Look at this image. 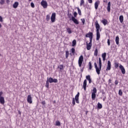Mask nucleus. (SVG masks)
Wrapping results in <instances>:
<instances>
[{
	"label": "nucleus",
	"mask_w": 128,
	"mask_h": 128,
	"mask_svg": "<svg viewBox=\"0 0 128 128\" xmlns=\"http://www.w3.org/2000/svg\"><path fill=\"white\" fill-rule=\"evenodd\" d=\"M95 26H96V40H98L100 38V24H98V21H96Z\"/></svg>",
	"instance_id": "nucleus-1"
},
{
	"label": "nucleus",
	"mask_w": 128,
	"mask_h": 128,
	"mask_svg": "<svg viewBox=\"0 0 128 128\" xmlns=\"http://www.w3.org/2000/svg\"><path fill=\"white\" fill-rule=\"evenodd\" d=\"M78 98H80V92H78L77 94L75 96V99L74 98H72V104L73 106H74L76 104H76H80V101L78 100Z\"/></svg>",
	"instance_id": "nucleus-2"
},
{
	"label": "nucleus",
	"mask_w": 128,
	"mask_h": 128,
	"mask_svg": "<svg viewBox=\"0 0 128 128\" xmlns=\"http://www.w3.org/2000/svg\"><path fill=\"white\" fill-rule=\"evenodd\" d=\"M94 68L96 70V72L97 74H100V71L102 70V66H99V68L98 67V64H96V62L94 63Z\"/></svg>",
	"instance_id": "nucleus-3"
},
{
	"label": "nucleus",
	"mask_w": 128,
	"mask_h": 128,
	"mask_svg": "<svg viewBox=\"0 0 128 128\" xmlns=\"http://www.w3.org/2000/svg\"><path fill=\"white\" fill-rule=\"evenodd\" d=\"M47 80L48 82H49L50 84H52V82L56 83L58 82V80L56 78H52V77L48 78Z\"/></svg>",
	"instance_id": "nucleus-4"
},
{
	"label": "nucleus",
	"mask_w": 128,
	"mask_h": 128,
	"mask_svg": "<svg viewBox=\"0 0 128 128\" xmlns=\"http://www.w3.org/2000/svg\"><path fill=\"white\" fill-rule=\"evenodd\" d=\"M84 62V56H82V55H81L79 58H78V64L80 66V68L82 67V62Z\"/></svg>",
	"instance_id": "nucleus-5"
},
{
	"label": "nucleus",
	"mask_w": 128,
	"mask_h": 128,
	"mask_svg": "<svg viewBox=\"0 0 128 128\" xmlns=\"http://www.w3.org/2000/svg\"><path fill=\"white\" fill-rule=\"evenodd\" d=\"M92 36H93L92 32H89L86 34V38H89L90 40V42H92Z\"/></svg>",
	"instance_id": "nucleus-6"
},
{
	"label": "nucleus",
	"mask_w": 128,
	"mask_h": 128,
	"mask_svg": "<svg viewBox=\"0 0 128 128\" xmlns=\"http://www.w3.org/2000/svg\"><path fill=\"white\" fill-rule=\"evenodd\" d=\"M40 4H41V6H42L44 8H48V2H46V1L42 0Z\"/></svg>",
	"instance_id": "nucleus-7"
},
{
	"label": "nucleus",
	"mask_w": 128,
	"mask_h": 128,
	"mask_svg": "<svg viewBox=\"0 0 128 128\" xmlns=\"http://www.w3.org/2000/svg\"><path fill=\"white\" fill-rule=\"evenodd\" d=\"M56 12H54L52 14L50 18V20L52 22H56Z\"/></svg>",
	"instance_id": "nucleus-8"
},
{
	"label": "nucleus",
	"mask_w": 128,
	"mask_h": 128,
	"mask_svg": "<svg viewBox=\"0 0 128 128\" xmlns=\"http://www.w3.org/2000/svg\"><path fill=\"white\" fill-rule=\"evenodd\" d=\"M27 102L28 104H32V95L28 96Z\"/></svg>",
	"instance_id": "nucleus-9"
},
{
	"label": "nucleus",
	"mask_w": 128,
	"mask_h": 128,
	"mask_svg": "<svg viewBox=\"0 0 128 128\" xmlns=\"http://www.w3.org/2000/svg\"><path fill=\"white\" fill-rule=\"evenodd\" d=\"M119 68H120L122 74H126V69H124V66H122V65L120 64L119 66Z\"/></svg>",
	"instance_id": "nucleus-10"
},
{
	"label": "nucleus",
	"mask_w": 128,
	"mask_h": 128,
	"mask_svg": "<svg viewBox=\"0 0 128 128\" xmlns=\"http://www.w3.org/2000/svg\"><path fill=\"white\" fill-rule=\"evenodd\" d=\"M72 20L74 22V24H80L78 20L76 18L74 17V16L72 17Z\"/></svg>",
	"instance_id": "nucleus-11"
},
{
	"label": "nucleus",
	"mask_w": 128,
	"mask_h": 128,
	"mask_svg": "<svg viewBox=\"0 0 128 128\" xmlns=\"http://www.w3.org/2000/svg\"><path fill=\"white\" fill-rule=\"evenodd\" d=\"M112 64H110V61L108 60V66L107 68H106V70H110Z\"/></svg>",
	"instance_id": "nucleus-12"
},
{
	"label": "nucleus",
	"mask_w": 128,
	"mask_h": 128,
	"mask_svg": "<svg viewBox=\"0 0 128 128\" xmlns=\"http://www.w3.org/2000/svg\"><path fill=\"white\" fill-rule=\"evenodd\" d=\"M92 42H89V43H86V48L88 50H90V48H92Z\"/></svg>",
	"instance_id": "nucleus-13"
},
{
	"label": "nucleus",
	"mask_w": 128,
	"mask_h": 128,
	"mask_svg": "<svg viewBox=\"0 0 128 128\" xmlns=\"http://www.w3.org/2000/svg\"><path fill=\"white\" fill-rule=\"evenodd\" d=\"M86 80H84V83H83V88L84 90V92H86Z\"/></svg>",
	"instance_id": "nucleus-14"
},
{
	"label": "nucleus",
	"mask_w": 128,
	"mask_h": 128,
	"mask_svg": "<svg viewBox=\"0 0 128 128\" xmlns=\"http://www.w3.org/2000/svg\"><path fill=\"white\" fill-rule=\"evenodd\" d=\"M99 5H100V0H98L94 3V8L96 10H98V8Z\"/></svg>",
	"instance_id": "nucleus-15"
},
{
	"label": "nucleus",
	"mask_w": 128,
	"mask_h": 128,
	"mask_svg": "<svg viewBox=\"0 0 128 128\" xmlns=\"http://www.w3.org/2000/svg\"><path fill=\"white\" fill-rule=\"evenodd\" d=\"M107 10L108 12H110V2H109L108 4Z\"/></svg>",
	"instance_id": "nucleus-16"
},
{
	"label": "nucleus",
	"mask_w": 128,
	"mask_h": 128,
	"mask_svg": "<svg viewBox=\"0 0 128 128\" xmlns=\"http://www.w3.org/2000/svg\"><path fill=\"white\" fill-rule=\"evenodd\" d=\"M116 42L118 46L120 44V38L118 37V36H116Z\"/></svg>",
	"instance_id": "nucleus-17"
},
{
	"label": "nucleus",
	"mask_w": 128,
	"mask_h": 128,
	"mask_svg": "<svg viewBox=\"0 0 128 128\" xmlns=\"http://www.w3.org/2000/svg\"><path fill=\"white\" fill-rule=\"evenodd\" d=\"M86 80H88L89 84H92V78H90V75L86 76Z\"/></svg>",
	"instance_id": "nucleus-18"
},
{
	"label": "nucleus",
	"mask_w": 128,
	"mask_h": 128,
	"mask_svg": "<svg viewBox=\"0 0 128 128\" xmlns=\"http://www.w3.org/2000/svg\"><path fill=\"white\" fill-rule=\"evenodd\" d=\"M102 60H104H104H106V52H104L102 54Z\"/></svg>",
	"instance_id": "nucleus-19"
},
{
	"label": "nucleus",
	"mask_w": 128,
	"mask_h": 128,
	"mask_svg": "<svg viewBox=\"0 0 128 128\" xmlns=\"http://www.w3.org/2000/svg\"><path fill=\"white\" fill-rule=\"evenodd\" d=\"M0 104H4V97H0Z\"/></svg>",
	"instance_id": "nucleus-20"
},
{
	"label": "nucleus",
	"mask_w": 128,
	"mask_h": 128,
	"mask_svg": "<svg viewBox=\"0 0 128 128\" xmlns=\"http://www.w3.org/2000/svg\"><path fill=\"white\" fill-rule=\"evenodd\" d=\"M18 6V2H16L13 4V8H16Z\"/></svg>",
	"instance_id": "nucleus-21"
},
{
	"label": "nucleus",
	"mask_w": 128,
	"mask_h": 128,
	"mask_svg": "<svg viewBox=\"0 0 128 128\" xmlns=\"http://www.w3.org/2000/svg\"><path fill=\"white\" fill-rule=\"evenodd\" d=\"M119 20L120 22L122 24V22H124V16H120L119 17Z\"/></svg>",
	"instance_id": "nucleus-22"
},
{
	"label": "nucleus",
	"mask_w": 128,
	"mask_h": 128,
	"mask_svg": "<svg viewBox=\"0 0 128 128\" xmlns=\"http://www.w3.org/2000/svg\"><path fill=\"white\" fill-rule=\"evenodd\" d=\"M102 22L104 26H106V24H108V20H106V19H104L103 20H102Z\"/></svg>",
	"instance_id": "nucleus-23"
},
{
	"label": "nucleus",
	"mask_w": 128,
	"mask_h": 128,
	"mask_svg": "<svg viewBox=\"0 0 128 128\" xmlns=\"http://www.w3.org/2000/svg\"><path fill=\"white\" fill-rule=\"evenodd\" d=\"M98 108L99 110H100L101 108H102V104L98 102Z\"/></svg>",
	"instance_id": "nucleus-24"
},
{
	"label": "nucleus",
	"mask_w": 128,
	"mask_h": 128,
	"mask_svg": "<svg viewBox=\"0 0 128 128\" xmlns=\"http://www.w3.org/2000/svg\"><path fill=\"white\" fill-rule=\"evenodd\" d=\"M96 94L92 93V98L93 100H96Z\"/></svg>",
	"instance_id": "nucleus-25"
},
{
	"label": "nucleus",
	"mask_w": 128,
	"mask_h": 128,
	"mask_svg": "<svg viewBox=\"0 0 128 128\" xmlns=\"http://www.w3.org/2000/svg\"><path fill=\"white\" fill-rule=\"evenodd\" d=\"M66 32L69 34H72V30L70 29V28H66Z\"/></svg>",
	"instance_id": "nucleus-26"
},
{
	"label": "nucleus",
	"mask_w": 128,
	"mask_h": 128,
	"mask_svg": "<svg viewBox=\"0 0 128 128\" xmlns=\"http://www.w3.org/2000/svg\"><path fill=\"white\" fill-rule=\"evenodd\" d=\"M58 68H60V70H64V65L60 64L58 66Z\"/></svg>",
	"instance_id": "nucleus-27"
},
{
	"label": "nucleus",
	"mask_w": 128,
	"mask_h": 128,
	"mask_svg": "<svg viewBox=\"0 0 128 128\" xmlns=\"http://www.w3.org/2000/svg\"><path fill=\"white\" fill-rule=\"evenodd\" d=\"M76 40H74L72 41V46H76Z\"/></svg>",
	"instance_id": "nucleus-28"
},
{
	"label": "nucleus",
	"mask_w": 128,
	"mask_h": 128,
	"mask_svg": "<svg viewBox=\"0 0 128 128\" xmlns=\"http://www.w3.org/2000/svg\"><path fill=\"white\" fill-rule=\"evenodd\" d=\"M98 48H96L94 52V56H98Z\"/></svg>",
	"instance_id": "nucleus-29"
},
{
	"label": "nucleus",
	"mask_w": 128,
	"mask_h": 128,
	"mask_svg": "<svg viewBox=\"0 0 128 128\" xmlns=\"http://www.w3.org/2000/svg\"><path fill=\"white\" fill-rule=\"evenodd\" d=\"M120 66V64L118 62H115L114 63V68H118V66Z\"/></svg>",
	"instance_id": "nucleus-30"
},
{
	"label": "nucleus",
	"mask_w": 128,
	"mask_h": 128,
	"mask_svg": "<svg viewBox=\"0 0 128 128\" xmlns=\"http://www.w3.org/2000/svg\"><path fill=\"white\" fill-rule=\"evenodd\" d=\"M92 94H96L97 92V90L96 88H94L92 90Z\"/></svg>",
	"instance_id": "nucleus-31"
},
{
	"label": "nucleus",
	"mask_w": 128,
	"mask_h": 128,
	"mask_svg": "<svg viewBox=\"0 0 128 128\" xmlns=\"http://www.w3.org/2000/svg\"><path fill=\"white\" fill-rule=\"evenodd\" d=\"M98 60L99 66H102V58H99Z\"/></svg>",
	"instance_id": "nucleus-32"
},
{
	"label": "nucleus",
	"mask_w": 128,
	"mask_h": 128,
	"mask_svg": "<svg viewBox=\"0 0 128 128\" xmlns=\"http://www.w3.org/2000/svg\"><path fill=\"white\" fill-rule=\"evenodd\" d=\"M46 86L47 88H48L50 87V82H48V80L46 82Z\"/></svg>",
	"instance_id": "nucleus-33"
},
{
	"label": "nucleus",
	"mask_w": 128,
	"mask_h": 128,
	"mask_svg": "<svg viewBox=\"0 0 128 128\" xmlns=\"http://www.w3.org/2000/svg\"><path fill=\"white\" fill-rule=\"evenodd\" d=\"M84 0H81L80 2V6H84Z\"/></svg>",
	"instance_id": "nucleus-34"
},
{
	"label": "nucleus",
	"mask_w": 128,
	"mask_h": 128,
	"mask_svg": "<svg viewBox=\"0 0 128 128\" xmlns=\"http://www.w3.org/2000/svg\"><path fill=\"white\" fill-rule=\"evenodd\" d=\"M50 15H46V20L47 22H48V20H50Z\"/></svg>",
	"instance_id": "nucleus-35"
},
{
	"label": "nucleus",
	"mask_w": 128,
	"mask_h": 128,
	"mask_svg": "<svg viewBox=\"0 0 128 128\" xmlns=\"http://www.w3.org/2000/svg\"><path fill=\"white\" fill-rule=\"evenodd\" d=\"M68 54H70V53L68 52V51H66V58H68Z\"/></svg>",
	"instance_id": "nucleus-36"
},
{
	"label": "nucleus",
	"mask_w": 128,
	"mask_h": 128,
	"mask_svg": "<svg viewBox=\"0 0 128 128\" xmlns=\"http://www.w3.org/2000/svg\"><path fill=\"white\" fill-rule=\"evenodd\" d=\"M78 10L79 16H82V11L80 10V8H78Z\"/></svg>",
	"instance_id": "nucleus-37"
},
{
	"label": "nucleus",
	"mask_w": 128,
	"mask_h": 128,
	"mask_svg": "<svg viewBox=\"0 0 128 128\" xmlns=\"http://www.w3.org/2000/svg\"><path fill=\"white\" fill-rule=\"evenodd\" d=\"M71 52L72 54H74V53L76 52V50L74 49V48H72L71 49Z\"/></svg>",
	"instance_id": "nucleus-38"
},
{
	"label": "nucleus",
	"mask_w": 128,
	"mask_h": 128,
	"mask_svg": "<svg viewBox=\"0 0 128 128\" xmlns=\"http://www.w3.org/2000/svg\"><path fill=\"white\" fill-rule=\"evenodd\" d=\"M56 126H60V121H56Z\"/></svg>",
	"instance_id": "nucleus-39"
},
{
	"label": "nucleus",
	"mask_w": 128,
	"mask_h": 128,
	"mask_svg": "<svg viewBox=\"0 0 128 128\" xmlns=\"http://www.w3.org/2000/svg\"><path fill=\"white\" fill-rule=\"evenodd\" d=\"M118 94L119 96H122V90H119Z\"/></svg>",
	"instance_id": "nucleus-40"
},
{
	"label": "nucleus",
	"mask_w": 128,
	"mask_h": 128,
	"mask_svg": "<svg viewBox=\"0 0 128 128\" xmlns=\"http://www.w3.org/2000/svg\"><path fill=\"white\" fill-rule=\"evenodd\" d=\"M88 64H89V70H92V63L90 62H89Z\"/></svg>",
	"instance_id": "nucleus-41"
},
{
	"label": "nucleus",
	"mask_w": 128,
	"mask_h": 128,
	"mask_svg": "<svg viewBox=\"0 0 128 128\" xmlns=\"http://www.w3.org/2000/svg\"><path fill=\"white\" fill-rule=\"evenodd\" d=\"M4 4V0H0V4Z\"/></svg>",
	"instance_id": "nucleus-42"
},
{
	"label": "nucleus",
	"mask_w": 128,
	"mask_h": 128,
	"mask_svg": "<svg viewBox=\"0 0 128 128\" xmlns=\"http://www.w3.org/2000/svg\"><path fill=\"white\" fill-rule=\"evenodd\" d=\"M30 6H31L32 8H34V2H31Z\"/></svg>",
	"instance_id": "nucleus-43"
},
{
	"label": "nucleus",
	"mask_w": 128,
	"mask_h": 128,
	"mask_svg": "<svg viewBox=\"0 0 128 128\" xmlns=\"http://www.w3.org/2000/svg\"><path fill=\"white\" fill-rule=\"evenodd\" d=\"M74 18H76V16H78V13L76 12H74Z\"/></svg>",
	"instance_id": "nucleus-44"
},
{
	"label": "nucleus",
	"mask_w": 128,
	"mask_h": 128,
	"mask_svg": "<svg viewBox=\"0 0 128 128\" xmlns=\"http://www.w3.org/2000/svg\"><path fill=\"white\" fill-rule=\"evenodd\" d=\"M108 46H110V39L108 40Z\"/></svg>",
	"instance_id": "nucleus-45"
},
{
	"label": "nucleus",
	"mask_w": 128,
	"mask_h": 128,
	"mask_svg": "<svg viewBox=\"0 0 128 128\" xmlns=\"http://www.w3.org/2000/svg\"><path fill=\"white\" fill-rule=\"evenodd\" d=\"M81 20L82 22V24H84V22H86V20L84 19H81Z\"/></svg>",
	"instance_id": "nucleus-46"
},
{
	"label": "nucleus",
	"mask_w": 128,
	"mask_h": 128,
	"mask_svg": "<svg viewBox=\"0 0 128 128\" xmlns=\"http://www.w3.org/2000/svg\"><path fill=\"white\" fill-rule=\"evenodd\" d=\"M0 22H4V20H2V16H0Z\"/></svg>",
	"instance_id": "nucleus-47"
},
{
	"label": "nucleus",
	"mask_w": 128,
	"mask_h": 128,
	"mask_svg": "<svg viewBox=\"0 0 128 128\" xmlns=\"http://www.w3.org/2000/svg\"><path fill=\"white\" fill-rule=\"evenodd\" d=\"M2 94H4V92H0V98H2Z\"/></svg>",
	"instance_id": "nucleus-48"
},
{
	"label": "nucleus",
	"mask_w": 128,
	"mask_h": 128,
	"mask_svg": "<svg viewBox=\"0 0 128 128\" xmlns=\"http://www.w3.org/2000/svg\"><path fill=\"white\" fill-rule=\"evenodd\" d=\"M89 4H92V0H88Z\"/></svg>",
	"instance_id": "nucleus-49"
},
{
	"label": "nucleus",
	"mask_w": 128,
	"mask_h": 128,
	"mask_svg": "<svg viewBox=\"0 0 128 128\" xmlns=\"http://www.w3.org/2000/svg\"><path fill=\"white\" fill-rule=\"evenodd\" d=\"M118 80H115V84L118 85Z\"/></svg>",
	"instance_id": "nucleus-50"
},
{
	"label": "nucleus",
	"mask_w": 128,
	"mask_h": 128,
	"mask_svg": "<svg viewBox=\"0 0 128 128\" xmlns=\"http://www.w3.org/2000/svg\"><path fill=\"white\" fill-rule=\"evenodd\" d=\"M42 104L43 106H44L46 104V101H43L42 102Z\"/></svg>",
	"instance_id": "nucleus-51"
},
{
	"label": "nucleus",
	"mask_w": 128,
	"mask_h": 128,
	"mask_svg": "<svg viewBox=\"0 0 128 128\" xmlns=\"http://www.w3.org/2000/svg\"><path fill=\"white\" fill-rule=\"evenodd\" d=\"M6 4H10V0H6Z\"/></svg>",
	"instance_id": "nucleus-52"
},
{
	"label": "nucleus",
	"mask_w": 128,
	"mask_h": 128,
	"mask_svg": "<svg viewBox=\"0 0 128 128\" xmlns=\"http://www.w3.org/2000/svg\"><path fill=\"white\" fill-rule=\"evenodd\" d=\"M108 83H109V84H112V80L110 79V80H108Z\"/></svg>",
	"instance_id": "nucleus-53"
},
{
	"label": "nucleus",
	"mask_w": 128,
	"mask_h": 128,
	"mask_svg": "<svg viewBox=\"0 0 128 128\" xmlns=\"http://www.w3.org/2000/svg\"><path fill=\"white\" fill-rule=\"evenodd\" d=\"M104 2H108L107 0H104Z\"/></svg>",
	"instance_id": "nucleus-54"
},
{
	"label": "nucleus",
	"mask_w": 128,
	"mask_h": 128,
	"mask_svg": "<svg viewBox=\"0 0 128 128\" xmlns=\"http://www.w3.org/2000/svg\"><path fill=\"white\" fill-rule=\"evenodd\" d=\"M2 24H0V28H2Z\"/></svg>",
	"instance_id": "nucleus-55"
},
{
	"label": "nucleus",
	"mask_w": 128,
	"mask_h": 128,
	"mask_svg": "<svg viewBox=\"0 0 128 128\" xmlns=\"http://www.w3.org/2000/svg\"><path fill=\"white\" fill-rule=\"evenodd\" d=\"M103 100H104H104H105V99H104H104H103Z\"/></svg>",
	"instance_id": "nucleus-56"
},
{
	"label": "nucleus",
	"mask_w": 128,
	"mask_h": 128,
	"mask_svg": "<svg viewBox=\"0 0 128 128\" xmlns=\"http://www.w3.org/2000/svg\"><path fill=\"white\" fill-rule=\"evenodd\" d=\"M55 102H56V100H54V104H55Z\"/></svg>",
	"instance_id": "nucleus-57"
},
{
	"label": "nucleus",
	"mask_w": 128,
	"mask_h": 128,
	"mask_svg": "<svg viewBox=\"0 0 128 128\" xmlns=\"http://www.w3.org/2000/svg\"><path fill=\"white\" fill-rule=\"evenodd\" d=\"M29 0V2H32V0Z\"/></svg>",
	"instance_id": "nucleus-58"
},
{
	"label": "nucleus",
	"mask_w": 128,
	"mask_h": 128,
	"mask_svg": "<svg viewBox=\"0 0 128 128\" xmlns=\"http://www.w3.org/2000/svg\"><path fill=\"white\" fill-rule=\"evenodd\" d=\"M0 56H1V54H0Z\"/></svg>",
	"instance_id": "nucleus-59"
},
{
	"label": "nucleus",
	"mask_w": 128,
	"mask_h": 128,
	"mask_svg": "<svg viewBox=\"0 0 128 128\" xmlns=\"http://www.w3.org/2000/svg\"><path fill=\"white\" fill-rule=\"evenodd\" d=\"M19 114H20V112H19Z\"/></svg>",
	"instance_id": "nucleus-60"
}]
</instances>
